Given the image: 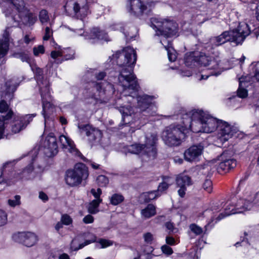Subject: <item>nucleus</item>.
<instances>
[{
  "instance_id": "obj_26",
  "label": "nucleus",
  "mask_w": 259,
  "mask_h": 259,
  "mask_svg": "<svg viewBox=\"0 0 259 259\" xmlns=\"http://www.w3.org/2000/svg\"><path fill=\"white\" fill-rule=\"evenodd\" d=\"M10 28H7L4 31L3 38L0 39V65L6 62L4 57L7 54L9 46Z\"/></svg>"
},
{
  "instance_id": "obj_45",
  "label": "nucleus",
  "mask_w": 259,
  "mask_h": 259,
  "mask_svg": "<svg viewBox=\"0 0 259 259\" xmlns=\"http://www.w3.org/2000/svg\"><path fill=\"white\" fill-rule=\"evenodd\" d=\"M39 18L41 23L47 22L49 20L48 12L45 10H41L39 12Z\"/></svg>"
},
{
  "instance_id": "obj_61",
  "label": "nucleus",
  "mask_w": 259,
  "mask_h": 259,
  "mask_svg": "<svg viewBox=\"0 0 259 259\" xmlns=\"http://www.w3.org/2000/svg\"><path fill=\"white\" fill-rule=\"evenodd\" d=\"M39 198L44 201L48 200V196L43 192H40L39 193Z\"/></svg>"
},
{
  "instance_id": "obj_63",
  "label": "nucleus",
  "mask_w": 259,
  "mask_h": 259,
  "mask_svg": "<svg viewBox=\"0 0 259 259\" xmlns=\"http://www.w3.org/2000/svg\"><path fill=\"white\" fill-rule=\"evenodd\" d=\"M63 225L64 224L62 223V222L60 221L58 222L55 227L56 230L58 232L59 230L63 227Z\"/></svg>"
},
{
  "instance_id": "obj_40",
  "label": "nucleus",
  "mask_w": 259,
  "mask_h": 259,
  "mask_svg": "<svg viewBox=\"0 0 259 259\" xmlns=\"http://www.w3.org/2000/svg\"><path fill=\"white\" fill-rule=\"evenodd\" d=\"M113 244V241L110 240L101 238L97 241L96 247L98 248H105Z\"/></svg>"
},
{
  "instance_id": "obj_13",
  "label": "nucleus",
  "mask_w": 259,
  "mask_h": 259,
  "mask_svg": "<svg viewBox=\"0 0 259 259\" xmlns=\"http://www.w3.org/2000/svg\"><path fill=\"white\" fill-rule=\"evenodd\" d=\"M89 85L91 88L87 89V93H89V98L95 101L108 100L115 92L113 85L106 81L98 83L92 82Z\"/></svg>"
},
{
  "instance_id": "obj_44",
  "label": "nucleus",
  "mask_w": 259,
  "mask_h": 259,
  "mask_svg": "<svg viewBox=\"0 0 259 259\" xmlns=\"http://www.w3.org/2000/svg\"><path fill=\"white\" fill-rule=\"evenodd\" d=\"M21 197L19 195H15L12 199H10L8 201V204L13 207H14L16 206L20 205L21 204L20 201Z\"/></svg>"
},
{
  "instance_id": "obj_1",
  "label": "nucleus",
  "mask_w": 259,
  "mask_h": 259,
  "mask_svg": "<svg viewBox=\"0 0 259 259\" xmlns=\"http://www.w3.org/2000/svg\"><path fill=\"white\" fill-rule=\"evenodd\" d=\"M119 67V83L123 88V97L127 96L126 90H132L131 94L136 95L138 85L133 68L137 61V55L135 50L130 47L125 48L121 52H116L113 55Z\"/></svg>"
},
{
  "instance_id": "obj_25",
  "label": "nucleus",
  "mask_w": 259,
  "mask_h": 259,
  "mask_svg": "<svg viewBox=\"0 0 259 259\" xmlns=\"http://www.w3.org/2000/svg\"><path fill=\"white\" fill-rule=\"evenodd\" d=\"M119 111L122 114V121L125 124L135 122V118L139 117L141 114L137 111L135 113L128 105L120 107Z\"/></svg>"
},
{
  "instance_id": "obj_6",
  "label": "nucleus",
  "mask_w": 259,
  "mask_h": 259,
  "mask_svg": "<svg viewBox=\"0 0 259 259\" xmlns=\"http://www.w3.org/2000/svg\"><path fill=\"white\" fill-rule=\"evenodd\" d=\"M183 125L171 124L166 127L162 133V139L169 146H177L182 142L187 131L191 130V119L188 114H184L181 118Z\"/></svg>"
},
{
  "instance_id": "obj_5",
  "label": "nucleus",
  "mask_w": 259,
  "mask_h": 259,
  "mask_svg": "<svg viewBox=\"0 0 259 259\" xmlns=\"http://www.w3.org/2000/svg\"><path fill=\"white\" fill-rule=\"evenodd\" d=\"M31 68L35 74L38 85L39 87L42 103V114L45 118V130L46 131L47 124L49 122V115L54 112V107L51 103V96L49 88V82L47 79H44L43 72L41 68L36 65H31Z\"/></svg>"
},
{
  "instance_id": "obj_38",
  "label": "nucleus",
  "mask_w": 259,
  "mask_h": 259,
  "mask_svg": "<svg viewBox=\"0 0 259 259\" xmlns=\"http://www.w3.org/2000/svg\"><path fill=\"white\" fill-rule=\"evenodd\" d=\"M246 80H244L243 77L239 78V87L238 89L237 94L238 96L240 98H245L247 96V91L246 89L242 88L245 85Z\"/></svg>"
},
{
  "instance_id": "obj_50",
  "label": "nucleus",
  "mask_w": 259,
  "mask_h": 259,
  "mask_svg": "<svg viewBox=\"0 0 259 259\" xmlns=\"http://www.w3.org/2000/svg\"><path fill=\"white\" fill-rule=\"evenodd\" d=\"M203 189L208 193L212 191V182L209 180H206L203 185Z\"/></svg>"
},
{
  "instance_id": "obj_42",
  "label": "nucleus",
  "mask_w": 259,
  "mask_h": 259,
  "mask_svg": "<svg viewBox=\"0 0 259 259\" xmlns=\"http://www.w3.org/2000/svg\"><path fill=\"white\" fill-rule=\"evenodd\" d=\"M127 26H123L122 24L118 23L114 24L110 26V29L113 30H119L122 32L125 36L128 35L129 33L127 31L125 32V30L127 28Z\"/></svg>"
},
{
  "instance_id": "obj_32",
  "label": "nucleus",
  "mask_w": 259,
  "mask_h": 259,
  "mask_svg": "<svg viewBox=\"0 0 259 259\" xmlns=\"http://www.w3.org/2000/svg\"><path fill=\"white\" fill-rule=\"evenodd\" d=\"M156 213V207L152 204H148L141 211V217L144 219H149L154 216Z\"/></svg>"
},
{
  "instance_id": "obj_17",
  "label": "nucleus",
  "mask_w": 259,
  "mask_h": 259,
  "mask_svg": "<svg viewBox=\"0 0 259 259\" xmlns=\"http://www.w3.org/2000/svg\"><path fill=\"white\" fill-rule=\"evenodd\" d=\"M239 208L249 211L259 209V191L254 193L247 190L238 204Z\"/></svg>"
},
{
  "instance_id": "obj_48",
  "label": "nucleus",
  "mask_w": 259,
  "mask_h": 259,
  "mask_svg": "<svg viewBox=\"0 0 259 259\" xmlns=\"http://www.w3.org/2000/svg\"><path fill=\"white\" fill-rule=\"evenodd\" d=\"M53 30L50 27L47 26L45 29V33L43 36L44 40H48L53 36Z\"/></svg>"
},
{
  "instance_id": "obj_34",
  "label": "nucleus",
  "mask_w": 259,
  "mask_h": 259,
  "mask_svg": "<svg viewBox=\"0 0 259 259\" xmlns=\"http://www.w3.org/2000/svg\"><path fill=\"white\" fill-rule=\"evenodd\" d=\"M96 237L94 236L93 238L90 240H87L84 243L80 244L77 246L78 240L76 239H74L72 240L70 244V249L72 251H76L79 249L82 248L87 245H88L92 242L96 241Z\"/></svg>"
},
{
  "instance_id": "obj_23",
  "label": "nucleus",
  "mask_w": 259,
  "mask_h": 259,
  "mask_svg": "<svg viewBox=\"0 0 259 259\" xmlns=\"http://www.w3.org/2000/svg\"><path fill=\"white\" fill-rule=\"evenodd\" d=\"M203 146L201 145H193L187 149L184 153L185 159L189 162L199 160L203 153Z\"/></svg>"
},
{
  "instance_id": "obj_33",
  "label": "nucleus",
  "mask_w": 259,
  "mask_h": 259,
  "mask_svg": "<svg viewBox=\"0 0 259 259\" xmlns=\"http://www.w3.org/2000/svg\"><path fill=\"white\" fill-rule=\"evenodd\" d=\"M198 52H193L188 53L185 55V64L188 67L194 66L197 63Z\"/></svg>"
},
{
  "instance_id": "obj_10",
  "label": "nucleus",
  "mask_w": 259,
  "mask_h": 259,
  "mask_svg": "<svg viewBox=\"0 0 259 259\" xmlns=\"http://www.w3.org/2000/svg\"><path fill=\"white\" fill-rule=\"evenodd\" d=\"M220 60L218 57H214L206 55L203 52H198L197 63L201 67H203V71L206 73L201 74L199 80L206 79L211 75L218 76L223 71L220 67Z\"/></svg>"
},
{
  "instance_id": "obj_55",
  "label": "nucleus",
  "mask_w": 259,
  "mask_h": 259,
  "mask_svg": "<svg viewBox=\"0 0 259 259\" xmlns=\"http://www.w3.org/2000/svg\"><path fill=\"white\" fill-rule=\"evenodd\" d=\"M34 39V37L31 34H26L24 36L23 40L26 44H29Z\"/></svg>"
},
{
  "instance_id": "obj_28",
  "label": "nucleus",
  "mask_w": 259,
  "mask_h": 259,
  "mask_svg": "<svg viewBox=\"0 0 259 259\" xmlns=\"http://www.w3.org/2000/svg\"><path fill=\"white\" fill-rule=\"evenodd\" d=\"M78 128L81 131H85L86 135L89 137L91 142H99L102 137V133L99 130L91 127L89 125H78Z\"/></svg>"
},
{
  "instance_id": "obj_41",
  "label": "nucleus",
  "mask_w": 259,
  "mask_h": 259,
  "mask_svg": "<svg viewBox=\"0 0 259 259\" xmlns=\"http://www.w3.org/2000/svg\"><path fill=\"white\" fill-rule=\"evenodd\" d=\"M13 57L20 59L22 62H29L30 58L29 55L26 52H15L13 55Z\"/></svg>"
},
{
  "instance_id": "obj_4",
  "label": "nucleus",
  "mask_w": 259,
  "mask_h": 259,
  "mask_svg": "<svg viewBox=\"0 0 259 259\" xmlns=\"http://www.w3.org/2000/svg\"><path fill=\"white\" fill-rule=\"evenodd\" d=\"M191 122V131L194 133H210L217 130L220 121L202 110L194 109L187 113Z\"/></svg>"
},
{
  "instance_id": "obj_46",
  "label": "nucleus",
  "mask_w": 259,
  "mask_h": 259,
  "mask_svg": "<svg viewBox=\"0 0 259 259\" xmlns=\"http://www.w3.org/2000/svg\"><path fill=\"white\" fill-rule=\"evenodd\" d=\"M8 215L7 212L0 209V227L4 226L7 223Z\"/></svg>"
},
{
  "instance_id": "obj_24",
  "label": "nucleus",
  "mask_w": 259,
  "mask_h": 259,
  "mask_svg": "<svg viewBox=\"0 0 259 259\" xmlns=\"http://www.w3.org/2000/svg\"><path fill=\"white\" fill-rule=\"evenodd\" d=\"M45 153L48 157H51L58 153L56 138L53 133H50L44 142Z\"/></svg>"
},
{
  "instance_id": "obj_8",
  "label": "nucleus",
  "mask_w": 259,
  "mask_h": 259,
  "mask_svg": "<svg viewBox=\"0 0 259 259\" xmlns=\"http://www.w3.org/2000/svg\"><path fill=\"white\" fill-rule=\"evenodd\" d=\"M0 173V184L4 183L7 185H12L20 180H32L36 177V172L31 164L26 167L21 172L16 173L13 170L12 163L7 162L3 165Z\"/></svg>"
},
{
  "instance_id": "obj_39",
  "label": "nucleus",
  "mask_w": 259,
  "mask_h": 259,
  "mask_svg": "<svg viewBox=\"0 0 259 259\" xmlns=\"http://www.w3.org/2000/svg\"><path fill=\"white\" fill-rule=\"evenodd\" d=\"M19 84L16 81V79L13 78L6 83L7 92L9 93H13L16 90Z\"/></svg>"
},
{
  "instance_id": "obj_52",
  "label": "nucleus",
  "mask_w": 259,
  "mask_h": 259,
  "mask_svg": "<svg viewBox=\"0 0 259 259\" xmlns=\"http://www.w3.org/2000/svg\"><path fill=\"white\" fill-rule=\"evenodd\" d=\"M143 237L145 242L148 244H151L154 239L153 235L149 232L144 234Z\"/></svg>"
},
{
  "instance_id": "obj_36",
  "label": "nucleus",
  "mask_w": 259,
  "mask_h": 259,
  "mask_svg": "<svg viewBox=\"0 0 259 259\" xmlns=\"http://www.w3.org/2000/svg\"><path fill=\"white\" fill-rule=\"evenodd\" d=\"M101 202V199L93 200L89 205V212L93 214L97 213L99 211L98 206Z\"/></svg>"
},
{
  "instance_id": "obj_19",
  "label": "nucleus",
  "mask_w": 259,
  "mask_h": 259,
  "mask_svg": "<svg viewBox=\"0 0 259 259\" xmlns=\"http://www.w3.org/2000/svg\"><path fill=\"white\" fill-rule=\"evenodd\" d=\"M0 113L3 114L0 116V139H1L4 138L5 135H8L9 133L7 127L14 113L4 100L0 102Z\"/></svg>"
},
{
  "instance_id": "obj_57",
  "label": "nucleus",
  "mask_w": 259,
  "mask_h": 259,
  "mask_svg": "<svg viewBox=\"0 0 259 259\" xmlns=\"http://www.w3.org/2000/svg\"><path fill=\"white\" fill-rule=\"evenodd\" d=\"M168 187L169 186H168L166 184L162 182L159 185L157 191H158V193H159L160 192H162L166 190L168 188Z\"/></svg>"
},
{
  "instance_id": "obj_35",
  "label": "nucleus",
  "mask_w": 259,
  "mask_h": 259,
  "mask_svg": "<svg viewBox=\"0 0 259 259\" xmlns=\"http://www.w3.org/2000/svg\"><path fill=\"white\" fill-rule=\"evenodd\" d=\"M160 195L157 191H153L143 193L140 196V198L144 202H148L152 200L156 199Z\"/></svg>"
},
{
  "instance_id": "obj_58",
  "label": "nucleus",
  "mask_w": 259,
  "mask_h": 259,
  "mask_svg": "<svg viewBox=\"0 0 259 259\" xmlns=\"http://www.w3.org/2000/svg\"><path fill=\"white\" fill-rule=\"evenodd\" d=\"M83 222L85 224H90L94 222V218L90 214H88L84 217L83 219Z\"/></svg>"
},
{
  "instance_id": "obj_59",
  "label": "nucleus",
  "mask_w": 259,
  "mask_h": 259,
  "mask_svg": "<svg viewBox=\"0 0 259 259\" xmlns=\"http://www.w3.org/2000/svg\"><path fill=\"white\" fill-rule=\"evenodd\" d=\"M165 241H166V243L167 244L170 245H174L177 244L175 239L172 237H170V236L166 237V239H165Z\"/></svg>"
},
{
  "instance_id": "obj_54",
  "label": "nucleus",
  "mask_w": 259,
  "mask_h": 259,
  "mask_svg": "<svg viewBox=\"0 0 259 259\" xmlns=\"http://www.w3.org/2000/svg\"><path fill=\"white\" fill-rule=\"evenodd\" d=\"M91 192L96 198L95 199H101L100 198V195L102 193V190H101V189L98 188L97 190L95 189H92L91 191Z\"/></svg>"
},
{
  "instance_id": "obj_15",
  "label": "nucleus",
  "mask_w": 259,
  "mask_h": 259,
  "mask_svg": "<svg viewBox=\"0 0 259 259\" xmlns=\"http://www.w3.org/2000/svg\"><path fill=\"white\" fill-rule=\"evenodd\" d=\"M89 176L87 167L82 163L75 165L74 168L68 170L66 172L65 181L67 185L73 187L78 185L83 180Z\"/></svg>"
},
{
  "instance_id": "obj_12",
  "label": "nucleus",
  "mask_w": 259,
  "mask_h": 259,
  "mask_svg": "<svg viewBox=\"0 0 259 259\" xmlns=\"http://www.w3.org/2000/svg\"><path fill=\"white\" fill-rule=\"evenodd\" d=\"M144 144H135L127 146L129 153L132 154L146 155L149 159H154L156 156L155 144L157 141L156 136L154 134H147L145 136Z\"/></svg>"
},
{
  "instance_id": "obj_43",
  "label": "nucleus",
  "mask_w": 259,
  "mask_h": 259,
  "mask_svg": "<svg viewBox=\"0 0 259 259\" xmlns=\"http://www.w3.org/2000/svg\"><path fill=\"white\" fill-rule=\"evenodd\" d=\"M97 183L100 187H106L109 183V180L107 177L104 175H100L97 178Z\"/></svg>"
},
{
  "instance_id": "obj_29",
  "label": "nucleus",
  "mask_w": 259,
  "mask_h": 259,
  "mask_svg": "<svg viewBox=\"0 0 259 259\" xmlns=\"http://www.w3.org/2000/svg\"><path fill=\"white\" fill-rule=\"evenodd\" d=\"M59 139L63 148L67 149L73 155L78 156L80 155V152L75 148L74 142L70 138L64 135H62L60 136Z\"/></svg>"
},
{
  "instance_id": "obj_21",
  "label": "nucleus",
  "mask_w": 259,
  "mask_h": 259,
  "mask_svg": "<svg viewBox=\"0 0 259 259\" xmlns=\"http://www.w3.org/2000/svg\"><path fill=\"white\" fill-rule=\"evenodd\" d=\"M35 116V114H27L24 116H17L15 117L14 121L11 125V132L8 130L9 134L5 135L4 137H6L8 138L9 135L18 133L24 130ZM7 128L9 130L8 127Z\"/></svg>"
},
{
  "instance_id": "obj_14",
  "label": "nucleus",
  "mask_w": 259,
  "mask_h": 259,
  "mask_svg": "<svg viewBox=\"0 0 259 259\" xmlns=\"http://www.w3.org/2000/svg\"><path fill=\"white\" fill-rule=\"evenodd\" d=\"M152 24L155 29L156 34L163 36L161 39L164 40L167 37L176 34L178 24L174 21L161 18H153Z\"/></svg>"
},
{
  "instance_id": "obj_51",
  "label": "nucleus",
  "mask_w": 259,
  "mask_h": 259,
  "mask_svg": "<svg viewBox=\"0 0 259 259\" xmlns=\"http://www.w3.org/2000/svg\"><path fill=\"white\" fill-rule=\"evenodd\" d=\"M33 54L35 56H38L39 54H42L45 52V49L43 46L40 45L37 47H34L33 49Z\"/></svg>"
},
{
  "instance_id": "obj_30",
  "label": "nucleus",
  "mask_w": 259,
  "mask_h": 259,
  "mask_svg": "<svg viewBox=\"0 0 259 259\" xmlns=\"http://www.w3.org/2000/svg\"><path fill=\"white\" fill-rule=\"evenodd\" d=\"M69 51V50H65V49H61L60 46H58L56 48L55 51H52L51 53V57L55 60L57 63H61L63 60H68L71 58L72 55L70 54L69 56L65 55V53Z\"/></svg>"
},
{
  "instance_id": "obj_27",
  "label": "nucleus",
  "mask_w": 259,
  "mask_h": 259,
  "mask_svg": "<svg viewBox=\"0 0 259 259\" xmlns=\"http://www.w3.org/2000/svg\"><path fill=\"white\" fill-rule=\"evenodd\" d=\"M176 181L177 187L179 188L178 194L181 197H184L187 187L191 185L190 178L187 175L180 174L177 177Z\"/></svg>"
},
{
  "instance_id": "obj_22",
  "label": "nucleus",
  "mask_w": 259,
  "mask_h": 259,
  "mask_svg": "<svg viewBox=\"0 0 259 259\" xmlns=\"http://www.w3.org/2000/svg\"><path fill=\"white\" fill-rule=\"evenodd\" d=\"M13 240L27 247H31L37 242V236L31 232H19L13 236Z\"/></svg>"
},
{
  "instance_id": "obj_7",
  "label": "nucleus",
  "mask_w": 259,
  "mask_h": 259,
  "mask_svg": "<svg viewBox=\"0 0 259 259\" xmlns=\"http://www.w3.org/2000/svg\"><path fill=\"white\" fill-rule=\"evenodd\" d=\"M251 30V28L247 23L242 22L239 24L237 29L224 31L220 35L211 38L210 42L213 46H219L227 41L240 44L250 33Z\"/></svg>"
},
{
  "instance_id": "obj_56",
  "label": "nucleus",
  "mask_w": 259,
  "mask_h": 259,
  "mask_svg": "<svg viewBox=\"0 0 259 259\" xmlns=\"http://www.w3.org/2000/svg\"><path fill=\"white\" fill-rule=\"evenodd\" d=\"M162 182L169 186L174 183V180L172 178L167 176L163 177Z\"/></svg>"
},
{
  "instance_id": "obj_16",
  "label": "nucleus",
  "mask_w": 259,
  "mask_h": 259,
  "mask_svg": "<svg viewBox=\"0 0 259 259\" xmlns=\"http://www.w3.org/2000/svg\"><path fill=\"white\" fill-rule=\"evenodd\" d=\"M238 132L234 125L223 120H220L216 130V137L222 144L232 138Z\"/></svg>"
},
{
  "instance_id": "obj_47",
  "label": "nucleus",
  "mask_w": 259,
  "mask_h": 259,
  "mask_svg": "<svg viewBox=\"0 0 259 259\" xmlns=\"http://www.w3.org/2000/svg\"><path fill=\"white\" fill-rule=\"evenodd\" d=\"M190 229L196 235H200L203 232L202 229L201 227H200L199 226H198L194 224L190 225Z\"/></svg>"
},
{
  "instance_id": "obj_3",
  "label": "nucleus",
  "mask_w": 259,
  "mask_h": 259,
  "mask_svg": "<svg viewBox=\"0 0 259 259\" xmlns=\"http://www.w3.org/2000/svg\"><path fill=\"white\" fill-rule=\"evenodd\" d=\"M0 7L13 27L21 24L31 26L37 20L36 16L30 11L27 0H0Z\"/></svg>"
},
{
  "instance_id": "obj_2",
  "label": "nucleus",
  "mask_w": 259,
  "mask_h": 259,
  "mask_svg": "<svg viewBox=\"0 0 259 259\" xmlns=\"http://www.w3.org/2000/svg\"><path fill=\"white\" fill-rule=\"evenodd\" d=\"M65 11L70 15L74 14L80 20L76 21V24L80 27L75 26L71 29L78 36H82L85 39H97L109 41L108 35L104 31L100 30L98 28H93L90 34L83 30L84 23L82 19L90 13L88 3L87 0H67L64 6Z\"/></svg>"
},
{
  "instance_id": "obj_18",
  "label": "nucleus",
  "mask_w": 259,
  "mask_h": 259,
  "mask_svg": "<svg viewBox=\"0 0 259 259\" xmlns=\"http://www.w3.org/2000/svg\"><path fill=\"white\" fill-rule=\"evenodd\" d=\"M152 4L151 0H127L125 8L131 15L139 17L150 8Z\"/></svg>"
},
{
  "instance_id": "obj_64",
  "label": "nucleus",
  "mask_w": 259,
  "mask_h": 259,
  "mask_svg": "<svg viewBox=\"0 0 259 259\" xmlns=\"http://www.w3.org/2000/svg\"><path fill=\"white\" fill-rule=\"evenodd\" d=\"M165 226L170 231H172L174 229V225L170 222H167L165 224Z\"/></svg>"
},
{
  "instance_id": "obj_49",
  "label": "nucleus",
  "mask_w": 259,
  "mask_h": 259,
  "mask_svg": "<svg viewBox=\"0 0 259 259\" xmlns=\"http://www.w3.org/2000/svg\"><path fill=\"white\" fill-rule=\"evenodd\" d=\"M61 222L64 225H69L72 224V218L67 214H64L62 215L61 218Z\"/></svg>"
},
{
  "instance_id": "obj_53",
  "label": "nucleus",
  "mask_w": 259,
  "mask_h": 259,
  "mask_svg": "<svg viewBox=\"0 0 259 259\" xmlns=\"http://www.w3.org/2000/svg\"><path fill=\"white\" fill-rule=\"evenodd\" d=\"M161 249L163 253L167 255H170L173 252L172 248L167 245L162 246Z\"/></svg>"
},
{
  "instance_id": "obj_62",
  "label": "nucleus",
  "mask_w": 259,
  "mask_h": 259,
  "mask_svg": "<svg viewBox=\"0 0 259 259\" xmlns=\"http://www.w3.org/2000/svg\"><path fill=\"white\" fill-rule=\"evenodd\" d=\"M174 161L175 163L181 164L183 163V159L181 158L176 156L174 158Z\"/></svg>"
},
{
  "instance_id": "obj_11",
  "label": "nucleus",
  "mask_w": 259,
  "mask_h": 259,
  "mask_svg": "<svg viewBox=\"0 0 259 259\" xmlns=\"http://www.w3.org/2000/svg\"><path fill=\"white\" fill-rule=\"evenodd\" d=\"M239 199H238L236 202H227L226 206L224 208L225 214L223 212L218 215L219 212L221 209L218 206H215L212 209H209L205 210L202 213L204 217H206L208 220L207 225L205 226L206 228L207 226L210 225L214 220H216L215 223L219 221L226 216L230 215L231 214L243 213L246 211V210H243L241 208H239L238 206Z\"/></svg>"
},
{
  "instance_id": "obj_37",
  "label": "nucleus",
  "mask_w": 259,
  "mask_h": 259,
  "mask_svg": "<svg viewBox=\"0 0 259 259\" xmlns=\"http://www.w3.org/2000/svg\"><path fill=\"white\" fill-rule=\"evenodd\" d=\"M110 203L113 205H117L124 200V197L119 193H114L109 198Z\"/></svg>"
},
{
  "instance_id": "obj_31",
  "label": "nucleus",
  "mask_w": 259,
  "mask_h": 259,
  "mask_svg": "<svg viewBox=\"0 0 259 259\" xmlns=\"http://www.w3.org/2000/svg\"><path fill=\"white\" fill-rule=\"evenodd\" d=\"M160 43L164 46L167 52V56L170 62H174L177 58V53L175 50L172 47L171 43L167 39L164 40L160 39Z\"/></svg>"
},
{
  "instance_id": "obj_9",
  "label": "nucleus",
  "mask_w": 259,
  "mask_h": 259,
  "mask_svg": "<svg viewBox=\"0 0 259 259\" xmlns=\"http://www.w3.org/2000/svg\"><path fill=\"white\" fill-rule=\"evenodd\" d=\"M237 165V162L230 152H224L217 159L207 161L204 164V169L213 171L217 170L219 172L226 173Z\"/></svg>"
},
{
  "instance_id": "obj_60",
  "label": "nucleus",
  "mask_w": 259,
  "mask_h": 259,
  "mask_svg": "<svg viewBox=\"0 0 259 259\" xmlns=\"http://www.w3.org/2000/svg\"><path fill=\"white\" fill-rule=\"evenodd\" d=\"M106 75V72L104 71L99 72L96 74V77L98 80L103 79Z\"/></svg>"
},
{
  "instance_id": "obj_20",
  "label": "nucleus",
  "mask_w": 259,
  "mask_h": 259,
  "mask_svg": "<svg viewBox=\"0 0 259 259\" xmlns=\"http://www.w3.org/2000/svg\"><path fill=\"white\" fill-rule=\"evenodd\" d=\"M128 97L131 98L132 102L137 101L138 106L140 109V111L142 112L143 115L144 116L153 115L154 111L151 113L152 109H154L153 106L151 105L154 97L146 95L139 96L136 98L134 97L133 95H129Z\"/></svg>"
}]
</instances>
